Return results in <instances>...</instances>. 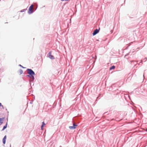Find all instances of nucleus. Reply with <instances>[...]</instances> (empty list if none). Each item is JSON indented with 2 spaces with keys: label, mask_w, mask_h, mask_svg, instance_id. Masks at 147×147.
I'll list each match as a JSON object with an SVG mask.
<instances>
[{
  "label": "nucleus",
  "mask_w": 147,
  "mask_h": 147,
  "mask_svg": "<svg viewBox=\"0 0 147 147\" xmlns=\"http://www.w3.org/2000/svg\"><path fill=\"white\" fill-rule=\"evenodd\" d=\"M33 5H32L29 7L28 11V13L29 14H31L33 12Z\"/></svg>",
  "instance_id": "nucleus-2"
},
{
  "label": "nucleus",
  "mask_w": 147,
  "mask_h": 147,
  "mask_svg": "<svg viewBox=\"0 0 147 147\" xmlns=\"http://www.w3.org/2000/svg\"><path fill=\"white\" fill-rule=\"evenodd\" d=\"M26 71L28 75H27L26 77L30 78L29 82L31 85V82H33V81L34 80V78L33 75L35 74V73L32 69H27Z\"/></svg>",
  "instance_id": "nucleus-1"
},
{
  "label": "nucleus",
  "mask_w": 147,
  "mask_h": 147,
  "mask_svg": "<svg viewBox=\"0 0 147 147\" xmlns=\"http://www.w3.org/2000/svg\"><path fill=\"white\" fill-rule=\"evenodd\" d=\"M48 57L51 59H54V56L51 55V52L50 51L48 54Z\"/></svg>",
  "instance_id": "nucleus-3"
},
{
  "label": "nucleus",
  "mask_w": 147,
  "mask_h": 147,
  "mask_svg": "<svg viewBox=\"0 0 147 147\" xmlns=\"http://www.w3.org/2000/svg\"><path fill=\"white\" fill-rule=\"evenodd\" d=\"M69 128L71 129H74L76 128V127L73 126H69Z\"/></svg>",
  "instance_id": "nucleus-6"
},
{
  "label": "nucleus",
  "mask_w": 147,
  "mask_h": 147,
  "mask_svg": "<svg viewBox=\"0 0 147 147\" xmlns=\"http://www.w3.org/2000/svg\"><path fill=\"white\" fill-rule=\"evenodd\" d=\"M3 122H0V126L3 123Z\"/></svg>",
  "instance_id": "nucleus-18"
},
{
  "label": "nucleus",
  "mask_w": 147,
  "mask_h": 147,
  "mask_svg": "<svg viewBox=\"0 0 147 147\" xmlns=\"http://www.w3.org/2000/svg\"><path fill=\"white\" fill-rule=\"evenodd\" d=\"M19 72L20 74H22L23 72L22 70V69H20L19 70Z\"/></svg>",
  "instance_id": "nucleus-9"
},
{
  "label": "nucleus",
  "mask_w": 147,
  "mask_h": 147,
  "mask_svg": "<svg viewBox=\"0 0 147 147\" xmlns=\"http://www.w3.org/2000/svg\"><path fill=\"white\" fill-rule=\"evenodd\" d=\"M100 30V28H99V29H96L92 33L93 35L94 36L98 33L99 32Z\"/></svg>",
  "instance_id": "nucleus-4"
},
{
  "label": "nucleus",
  "mask_w": 147,
  "mask_h": 147,
  "mask_svg": "<svg viewBox=\"0 0 147 147\" xmlns=\"http://www.w3.org/2000/svg\"><path fill=\"white\" fill-rule=\"evenodd\" d=\"M143 76L144 77V74L143 75Z\"/></svg>",
  "instance_id": "nucleus-24"
},
{
  "label": "nucleus",
  "mask_w": 147,
  "mask_h": 147,
  "mask_svg": "<svg viewBox=\"0 0 147 147\" xmlns=\"http://www.w3.org/2000/svg\"><path fill=\"white\" fill-rule=\"evenodd\" d=\"M111 33H112V32H113V31H112V30H111Z\"/></svg>",
  "instance_id": "nucleus-22"
},
{
  "label": "nucleus",
  "mask_w": 147,
  "mask_h": 147,
  "mask_svg": "<svg viewBox=\"0 0 147 147\" xmlns=\"http://www.w3.org/2000/svg\"><path fill=\"white\" fill-rule=\"evenodd\" d=\"M144 60H145V61H146L147 60V58H145L144 59Z\"/></svg>",
  "instance_id": "nucleus-14"
},
{
  "label": "nucleus",
  "mask_w": 147,
  "mask_h": 147,
  "mask_svg": "<svg viewBox=\"0 0 147 147\" xmlns=\"http://www.w3.org/2000/svg\"><path fill=\"white\" fill-rule=\"evenodd\" d=\"M37 6H36V7H35V8H36L35 10H36L37 9Z\"/></svg>",
  "instance_id": "nucleus-20"
},
{
  "label": "nucleus",
  "mask_w": 147,
  "mask_h": 147,
  "mask_svg": "<svg viewBox=\"0 0 147 147\" xmlns=\"http://www.w3.org/2000/svg\"><path fill=\"white\" fill-rule=\"evenodd\" d=\"M140 63H141V64H142V60H141V62L139 63L140 65Z\"/></svg>",
  "instance_id": "nucleus-17"
},
{
  "label": "nucleus",
  "mask_w": 147,
  "mask_h": 147,
  "mask_svg": "<svg viewBox=\"0 0 147 147\" xmlns=\"http://www.w3.org/2000/svg\"><path fill=\"white\" fill-rule=\"evenodd\" d=\"M6 136H5L4 137L3 139H6Z\"/></svg>",
  "instance_id": "nucleus-15"
},
{
  "label": "nucleus",
  "mask_w": 147,
  "mask_h": 147,
  "mask_svg": "<svg viewBox=\"0 0 147 147\" xmlns=\"http://www.w3.org/2000/svg\"><path fill=\"white\" fill-rule=\"evenodd\" d=\"M45 125V124L44 123V122H42V125L41 126V128L42 129V128L44 126V125Z\"/></svg>",
  "instance_id": "nucleus-7"
},
{
  "label": "nucleus",
  "mask_w": 147,
  "mask_h": 147,
  "mask_svg": "<svg viewBox=\"0 0 147 147\" xmlns=\"http://www.w3.org/2000/svg\"><path fill=\"white\" fill-rule=\"evenodd\" d=\"M3 144H5V142H6V139H4L3 138Z\"/></svg>",
  "instance_id": "nucleus-11"
},
{
  "label": "nucleus",
  "mask_w": 147,
  "mask_h": 147,
  "mask_svg": "<svg viewBox=\"0 0 147 147\" xmlns=\"http://www.w3.org/2000/svg\"><path fill=\"white\" fill-rule=\"evenodd\" d=\"M146 131H147V129H146Z\"/></svg>",
  "instance_id": "nucleus-23"
},
{
  "label": "nucleus",
  "mask_w": 147,
  "mask_h": 147,
  "mask_svg": "<svg viewBox=\"0 0 147 147\" xmlns=\"http://www.w3.org/2000/svg\"><path fill=\"white\" fill-rule=\"evenodd\" d=\"M7 122L6 123V125H5L3 127L2 129V131H3L5 129H6L7 128Z\"/></svg>",
  "instance_id": "nucleus-5"
},
{
  "label": "nucleus",
  "mask_w": 147,
  "mask_h": 147,
  "mask_svg": "<svg viewBox=\"0 0 147 147\" xmlns=\"http://www.w3.org/2000/svg\"><path fill=\"white\" fill-rule=\"evenodd\" d=\"M0 106H2V107H3V106L2 105V104H1V103H0Z\"/></svg>",
  "instance_id": "nucleus-19"
},
{
  "label": "nucleus",
  "mask_w": 147,
  "mask_h": 147,
  "mask_svg": "<svg viewBox=\"0 0 147 147\" xmlns=\"http://www.w3.org/2000/svg\"><path fill=\"white\" fill-rule=\"evenodd\" d=\"M27 9V8H26V9H22L20 11V12H24V11H25Z\"/></svg>",
  "instance_id": "nucleus-10"
},
{
  "label": "nucleus",
  "mask_w": 147,
  "mask_h": 147,
  "mask_svg": "<svg viewBox=\"0 0 147 147\" xmlns=\"http://www.w3.org/2000/svg\"><path fill=\"white\" fill-rule=\"evenodd\" d=\"M3 119V118H0V122H3L2 121Z\"/></svg>",
  "instance_id": "nucleus-13"
},
{
  "label": "nucleus",
  "mask_w": 147,
  "mask_h": 147,
  "mask_svg": "<svg viewBox=\"0 0 147 147\" xmlns=\"http://www.w3.org/2000/svg\"><path fill=\"white\" fill-rule=\"evenodd\" d=\"M37 6H36V7H35V8H36L35 10H36L37 9Z\"/></svg>",
  "instance_id": "nucleus-21"
},
{
  "label": "nucleus",
  "mask_w": 147,
  "mask_h": 147,
  "mask_svg": "<svg viewBox=\"0 0 147 147\" xmlns=\"http://www.w3.org/2000/svg\"><path fill=\"white\" fill-rule=\"evenodd\" d=\"M115 66L113 65L111 67H110V70H111L112 69H114L115 68Z\"/></svg>",
  "instance_id": "nucleus-8"
},
{
  "label": "nucleus",
  "mask_w": 147,
  "mask_h": 147,
  "mask_svg": "<svg viewBox=\"0 0 147 147\" xmlns=\"http://www.w3.org/2000/svg\"><path fill=\"white\" fill-rule=\"evenodd\" d=\"M73 127H76L77 126V125L75 123L73 124Z\"/></svg>",
  "instance_id": "nucleus-12"
},
{
  "label": "nucleus",
  "mask_w": 147,
  "mask_h": 147,
  "mask_svg": "<svg viewBox=\"0 0 147 147\" xmlns=\"http://www.w3.org/2000/svg\"><path fill=\"white\" fill-rule=\"evenodd\" d=\"M19 66H21L22 67V68H24V67H23V66H22L21 65H19Z\"/></svg>",
  "instance_id": "nucleus-16"
}]
</instances>
